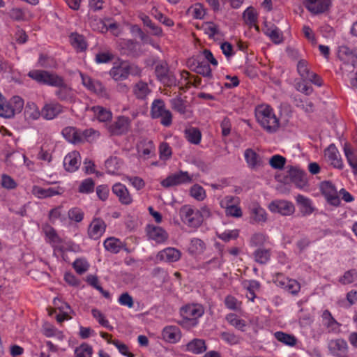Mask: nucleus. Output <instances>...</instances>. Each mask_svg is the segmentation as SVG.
Returning <instances> with one entry per match:
<instances>
[{
    "mask_svg": "<svg viewBox=\"0 0 357 357\" xmlns=\"http://www.w3.org/2000/svg\"><path fill=\"white\" fill-rule=\"evenodd\" d=\"M255 116L260 126L268 132H275L280 122L273 109L269 105H261L256 107Z\"/></svg>",
    "mask_w": 357,
    "mask_h": 357,
    "instance_id": "1",
    "label": "nucleus"
},
{
    "mask_svg": "<svg viewBox=\"0 0 357 357\" xmlns=\"http://www.w3.org/2000/svg\"><path fill=\"white\" fill-rule=\"evenodd\" d=\"M180 312L183 317L182 323L195 327L198 324V319L204 315V308L198 303L187 304L181 308Z\"/></svg>",
    "mask_w": 357,
    "mask_h": 357,
    "instance_id": "2",
    "label": "nucleus"
},
{
    "mask_svg": "<svg viewBox=\"0 0 357 357\" xmlns=\"http://www.w3.org/2000/svg\"><path fill=\"white\" fill-rule=\"evenodd\" d=\"M150 115L153 119H160V123L165 127H169L172 123V113L166 109L165 102L162 99L153 100Z\"/></svg>",
    "mask_w": 357,
    "mask_h": 357,
    "instance_id": "3",
    "label": "nucleus"
},
{
    "mask_svg": "<svg viewBox=\"0 0 357 357\" xmlns=\"http://www.w3.org/2000/svg\"><path fill=\"white\" fill-rule=\"evenodd\" d=\"M79 75L82 79V84L89 91L93 93L100 98L106 99L109 98V93L101 81L93 79L90 76L82 73H79Z\"/></svg>",
    "mask_w": 357,
    "mask_h": 357,
    "instance_id": "4",
    "label": "nucleus"
},
{
    "mask_svg": "<svg viewBox=\"0 0 357 357\" xmlns=\"http://www.w3.org/2000/svg\"><path fill=\"white\" fill-rule=\"evenodd\" d=\"M27 75L37 83L50 86L56 85V80L60 76L56 73L45 70H31Z\"/></svg>",
    "mask_w": 357,
    "mask_h": 357,
    "instance_id": "5",
    "label": "nucleus"
},
{
    "mask_svg": "<svg viewBox=\"0 0 357 357\" xmlns=\"http://www.w3.org/2000/svg\"><path fill=\"white\" fill-rule=\"evenodd\" d=\"M57 84L53 85L56 87L54 94L59 100L66 102H73L75 100V94L73 89L65 82L63 77L59 76L56 80Z\"/></svg>",
    "mask_w": 357,
    "mask_h": 357,
    "instance_id": "6",
    "label": "nucleus"
},
{
    "mask_svg": "<svg viewBox=\"0 0 357 357\" xmlns=\"http://www.w3.org/2000/svg\"><path fill=\"white\" fill-rule=\"evenodd\" d=\"M181 220L188 227L197 228L202 225L198 212L190 205L183 206L179 211Z\"/></svg>",
    "mask_w": 357,
    "mask_h": 357,
    "instance_id": "7",
    "label": "nucleus"
},
{
    "mask_svg": "<svg viewBox=\"0 0 357 357\" xmlns=\"http://www.w3.org/2000/svg\"><path fill=\"white\" fill-rule=\"evenodd\" d=\"M273 282L278 287L293 295L297 294L301 289L299 282L296 280L285 277L284 274L280 273H278L275 275Z\"/></svg>",
    "mask_w": 357,
    "mask_h": 357,
    "instance_id": "8",
    "label": "nucleus"
},
{
    "mask_svg": "<svg viewBox=\"0 0 357 357\" xmlns=\"http://www.w3.org/2000/svg\"><path fill=\"white\" fill-rule=\"evenodd\" d=\"M319 189L322 195L330 205L338 206L340 204L337 190L332 182L328 181L321 182Z\"/></svg>",
    "mask_w": 357,
    "mask_h": 357,
    "instance_id": "9",
    "label": "nucleus"
},
{
    "mask_svg": "<svg viewBox=\"0 0 357 357\" xmlns=\"http://www.w3.org/2000/svg\"><path fill=\"white\" fill-rule=\"evenodd\" d=\"M305 8L313 15L327 13L331 6L332 0H303Z\"/></svg>",
    "mask_w": 357,
    "mask_h": 357,
    "instance_id": "10",
    "label": "nucleus"
},
{
    "mask_svg": "<svg viewBox=\"0 0 357 357\" xmlns=\"http://www.w3.org/2000/svg\"><path fill=\"white\" fill-rule=\"evenodd\" d=\"M324 156L327 162L333 167L342 170L344 165L340 153L334 144H330L324 151Z\"/></svg>",
    "mask_w": 357,
    "mask_h": 357,
    "instance_id": "11",
    "label": "nucleus"
},
{
    "mask_svg": "<svg viewBox=\"0 0 357 357\" xmlns=\"http://www.w3.org/2000/svg\"><path fill=\"white\" fill-rule=\"evenodd\" d=\"M192 181V176L188 172L180 171L167 176L161 181L162 186L169 188L184 183H189Z\"/></svg>",
    "mask_w": 357,
    "mask_h": 357,
    "instance_id": "12",
    "label": "nucleus"
},
{
    "mask_svg": "<svg viewBox=\"0 0 357 357\" xmlns=\"http://www.w3.org/2000/svg\"><path fill=\"white\" fill-rule=\"evenodd\" d=\"M268 209L273 213H278L282 215H291L294 213L295 207L291 202L274 200L269 204Z\"/></svg>",
    "mask_w": 357,
    "mask_h": 357,
    "instance_id": "13",
    "label": "nucleus"
},
{
    "mask_svg": "<svg viewBox=\"0 0 357 357\" xmlns=\"http://www.w3.org/2000/svg\"><path fill=\"white\" fill-rule=\"evenodd\" d=\"M107 225L100 218H94L89 225L87 234L93 240H98L105 232Z\"/></svg>",
    "mask_w": 357,
    "mask_h": 357,
    "instance_id": "14",
    "label": "nucleus"
},
{
    "mask_svg": "<svg viewBox=\"0 0 357 357\" xmlns=\"http://www.w3.org/2000/svg\"><path fill=\"white\" fill-rule=\"evenodd\" d=\"M131 121L129 117L119 116L109 127V132L114 135L126 134L130 127Z\"/></svg>",
    "mask_w": 357,
    "mask_h": 357,
    "instance_id": "15",
    "label": "nucleus"
},
{
    "mask_svg": "<svg viewBox=\"0 0 357 357\" xmlns=\"http://www.w3.org/2000/svg\"><path fill=\"white\" fill-rule=\"evenodd\" d=\"M118 47L121 54L135 56L139 52L140 45L133 40L123 39L119 42Z\"/></svg>",
    "mask_w": 357,
    "mask_h": 357,
    "instance_id": "16",
    "label": "nucleus"
},
{
    "mask_svg": "<svg viewBox=\"0 0 357 357\" xmlns=\"http://www.w3.org/2000/svg\"><path fill=\"white\" fill-rule=\"evenodd\" d=\"M112 191L118 197L121 204L130 205L132 204V195L125 185L121 183H116L113 185Z\"/></svg>",
    "mask_w": 357,
    "mask_h": 357,
    "instance_id": "17",
    "label": "nucleus"
},
{
    "mask_svg": "<svg viewBox=\"0 0 357 357\" xmlns=\"http://www.w3.org/2000/svg\"><path fill=\"white\" fill-rule=\"evenodd\" d=\"M81 165V156L78 151L68 153L63 159L64 169L69 172H75Z\"/></svg>",
    "mask_w": 357,
    "mask_h": 357,
    "instance_id": "18",
    "label": "nucleus"
},
{
    "mask_svg": "<svg viewBox=\"0 0 357 357\" xmlns=\"http://www.w3.org/2000/svg\"><path fill=\"white\" fill-rule=\"evenodd\" d=\"M63 106L56 102L45 103L41 109L42 117L46 120H52L62 113Z\"/></svg>",
    "mask_w": 357,
    "mask_h": 357,
    "instance_id": "19",
    "label": "nucleus"
},
{
    "mask_svg": "<svg viewBox=\"0 0 357 357\" xmlns=\"http://www.w3.org/2000/svg\"><path fill=\"white\" fill-rule=\"evenodd\" d=\"M343 152L347 162L351 169L354 175H357V150L350 144L345 143L343 146Z\"/></svg>",
    "mask_w": 357,
    "mask_h": 357,
    "instance_id": "20",
    "label": "nucleus"
},
{
    "mask_svg": "<svg viewBox=\"0 0 357 357\" xmlns=\"http://www.w3.org/2000/svg\"><path fill=\"white\" fill-rule=\"evenodd\" d=\"M322 324L328 333L337 334L340 331L341 324L332 316L331 312L325 310L321 314Z\"/></svg>",
    "mask_w": 357,
    "mask_h": 357,
    "instance_id": "21",
    "label": "nucleus"
},
{
    "mask_svg": "<svg viewBox=\"0 0 357 357\" xmlns=\"http://www.w3.org/2000/svg\"><path fill=\"white\" fill-rule=\"evenodd\" d=\"M109 76L116 82L123 81L128 78L126 62L121 61L115 63L109 71Z\"/></svg>",
    "mask_w": 357,
    "mask_h": 357,
    "instance_id": "22",
    "label": "nucleus"
},
{
    "mask_svg": "<svg viewBox=\"0 0 357 357\" xmlns=\"http://www.w3.org/2000/svg\"><path fill=\"white\" fill-rule=\"evenodd\" d=\"M162 336L165 342L175 344L180 341L181 333L178 327L176 326H168L163 328Z\"/></svg>",
    "mask_w": 357,
    "mask_h": 357,
    "instance_id": "23",
    "label": "nucleus"
},
{
    "mask_svg": "<svg viewBox=\"0 0 357 357\" xmlns=\"http://www.w3.org/2000/svg\"><path fill=\"white\" fill-rule=\"evenodd\" d=\"M207 349L206 341L200 338H194L185 346V351L193 354H202Z\"/></svg>",
    "mask_w": 357,
    "mask_h": 357,
    "instance_id": "24",
    "label": "nucleus"
},
{
    "mask_svg": "<svg viewBox=\"0 0 357 357\" xmlns=\"http://www.w3.org/2000/svg\"><path fill=\"white\" fill-rule=\"evenodd\" d=\"M328 348L333 356L347 354L348 350L347 342L341 338L330 340L328 344Z\"/></svg>",
    "mask_w": 357,
    "mask_h": 357,
    "instance_id": "25",
    "label": "nucleus"
},
{
    "mask_svg": "<svg viewBox=\"0 0 357 357\" xmlns=\"http://www.w3.org/2000/svg\"><path fill=\"white\" fill-rule=\"evenodd\" d=\"M132 93L137 100H145L151 94V89L144 81H139L132 86Z\"/></svg>",
    "mask_w": 357,
    "mask_h": 357,
    "instance_id": "26",
    "label": "nucleus"
},
{
    "mask_svg": "<svg viewBox=\"0 0 357 357\" xmlns=\"http://www.w3.org/2000/svg\"><path fill=\"white\" fill-rule=\"evenodd\" d=\"M337 56L340 60L347 63L351 62L353 66H355L357 49L353 50L346 45L340 46L338 49Z\"/></svg>",
    "mask_w": 357,
    "mask_h": 357,
    "instance_id": "27",
    "label": "nucleus"
},
{
    "mask_svg": "<svg viewBox=\"0 0 357 357\" xmlns=\"http://www.w3.org/2000/svg\"><path fill=\"white\" fill-rule=\"evenodd\" d=\"M137 153L140 158L149 159L154 155L155 145L151 140L144 139L137 145Z\"/></svg>",
    "mask_w": 357,
    "mask_h": 357,
    "instance_id": "28",
    "label": "nucleus"
},
{
    "mask_svg": "<svg viewBox=\"0 0 357 357\" xmlns=\"http://www.w3.org/2000/svg\"><path fill=\"white\" fill-rule=\"evenodd\" d=\"M104 248L112 253L118 254L125 247V242L116 237H108L103 241Z\"/></svg>",
    "mask_w": 357,
    "mask_h": 357,
    "instance_id": "29",
    "label": "nucleus"
},
{
    "mask_svg": "<svg viewBox=\"0 0 357 357\" xmlns=\"http://www.w3.org/2000/svg\"><path fill=\"white\" fill-rule=\"evenodd\" d=\"M149 237L158 243L166 241L169 237L168 233L162 227L149 226L148 229Z\"/></svg>",
    "mask_w": 357,
    "mask_h": 357,
    "instance_id": "30",
    "label": "nucleus"
},
{
    "mask_svg": "<svg viewBox=\"0 0 357 357\" xmlns=\"http://www.w3.org/2000/svg\"><path fill=\"white\" fill-rule=\"evenodd\" d=\"M158 257L160 260L168 262L177 261L181 257V252L174 248H167L158 254Z\"/></svg>",
    "mask_w": 357,
    "mask_h": 357,
    "instance_id": "31",
    "label": "nucleus"
},
{
    "mask_svg": "<svg viewBox=\"0 0 357 357\" xmlns=\"http://www.w3.org/2000/svg\"><path fill=\"white\" fill-rule=\"evenodd\" d=\"M296 201L302 207L301 211L303 215H310L314 211L315 208L312 206V201L310 198L302 195H298L296 197Z\"/></svg>",
    "mask_w": 357,
    "mask_h": 357,
    "instance_id": "32",
    "label": "nucleus"
},
{
    "mask_svg": "<svg viewBox=\"0 0 357 357\" xmlns=\"http://www.w3.org/2000/svg\"><path fill=\"white\" fill-rule=\"evenodd\" d=\"M244 158L248 166L251 169H256L261 165V157L251 149H248L245 151Z\"/></svg>",
    "mask_w": 357,
    "mask_h": 357,
    "instance_id": "33",
    "label": "nucleus"
},
{
    "mask_svg": "<svg viewBox=\"0 0 357 357\" xmlns=\"http://www.w3.org/2000/svg\"><path fill=\"white\" fill-rule=\"evenodd\" d=\"M64 138L72 144H80V130L75 127H66L63 129Z\"/></svg>",
    "mask_w": 357,
    "mask_h": 357,
    "instance_id": "34",
    "label": "nucleus"
},
{
    "mask_svg": "<svg viewBox=\"0 0 357 357\" xmlns=\"http://www.w3.org/2000/svg\"><path fill=\"white\" fill-rule=\"evenodd\" d=\"M42 116L41 110L35 102H29L24 108V116L27 120L36 121Z\"/></svg>",
    "mask_w": 357,
    "mask_h": 357,
    "instance_id": "35",
    "label": "nucleus"
},
{
    "mask_svg": "<svg viewBox=\"0 0 357 357\" xmlns=\"http://www.w3.org/2000/svg\"><path fill=\"white\" fill-rule=\"evenodd\" d=\"M70 42L71 45L77 51L83 52L87 47L84 37L77 33H72L70 35Z\"/></svg>",
    "mask_w": 357,
    "mask_h": 357,
    "instance_id": "36",
    "label": "nucleus"
},
{
    "mask_svg": "<svg viewBox=\"0 0 357 357\" xmlns=\"http://www.w3.org/2000/svg\"><path fill=\"white\" fill-rule=\"evenodd\" d=\"M264 33L266 36H268L271 40L275 44H279L282 41V33L280 29L274 24L270 26L266 25Z\"/></svg>",
    "mask_w": 357,
    "mask_h": 357,
    "instance_id": "37",
    "label": "nucleus"
},
{
    "mask_svg": "<svg viewBox=\"0 0 357 357\" xmlns=\"http://www.w3.org/2000/svg\"><path fill=\"white\" fill-rule=\"evenodd\" d=\"M291 176L293 181L298 188L303 189L308 185L307 174L304 172L294 170L291 172Z\"/></svg>",
    "mask_w": 357,
    "mask_h": 357,
    "instance_id": "38",
    "label": "nucleus"
},
{
    "mask_svg": "<svg viewBox=\"0 0 357 357\" xmlns=\"http://www.w3.org/2000/svg\"><path fill=\"white\" fill-rule=\"evenodd\" d=\"M206 249L204 242L197 238H192L188 247V252L193 255H200L204 252Z\"/></svg>",
    "mask_w": 357,
    "mask_h": 357,
    "instance_id": "39",
    "label": "nucleus"
},
{
    "mask_svg": "<svg viewBox=\"0 0 357 357\" xmlns=\"http://www.w3.org/2000/svg\"><path fill=\"white\" fill-rule=\"evenodd\" d=\"M227 321L235 328L242 332L245 331L246 322L245 320L240 319L236 314L230 313L226 316Z\"/></svg>",
    "mask_w": 357,
    "mask_h": 357,
    "instance_id": "40",
    "label": "nucleus"
},
{
    "mask_svg": "<svg viewBox=\"0 0 357 357\" xmlns=\"http://www.w3.org/2000/svg\"><path fill=\"white\" fill-rule=\"evenodd\" d=\"M245 23L250 27H255L257 31L259 28L257 25V14L252 7L248 8L243 13Z\"/></svg>",
    "mask_w": 357,
    "mask_h": 357,
    "instance_id": "41",
    "label": "nucleus"
},
{
    "mask_svg": "<svg viewBox=\"0 0 357 357\" xmlns=\"http://www.w3.org/2000/svg\"><path fill=\"white\" fill-rule=\"evenodd\" d=\"M185 137L190 144L195 145L199 144L202 140V133L200 130L194 127H191L185 130Z\"/></svg>",
    "mask_w": 357,
    "mask_h": 357,
    "instance_id": "42",
    "label": "nucleus"
},
{
    "mask_svg": "<svg viewBox=\"0 0 357 357\" xmlns=\"http://www.w3.org/2000/svg\"><path fill=\"white\" fill-rule=\"evenodd\" d=\"M220 339L226 344L230 346L236 345L241 343L242 338L233 332L223 331L220 333Z\"/></svg>",
    "mask_w": 357,
    "mask_h": 357,
    "instance_id": "43",
    "label": "nucleus"
},
{
    "mask_svg": "<svg viewBox=\"0 0 357 357\" xmlns=\"http://www.w3.org/2000/svg\"><path fill=\"white\" fill-rule=\"evenodd\" d=\"M255 261L260 264H267L271 259V250L265 248H258L253 253Z\"/></svg>",
    "mask_w": 357,
    "mask_h": 357,
    "instance_id": "44",
    "label": "nucleus"
},
{
    "mask_svg": "<svg viewBox=\"0 0 357 357\" xmlns=\"http://www.w3.org/2000/svg\"><path fill=\"white\" fill-rule=\"evenodd\" d=\"M274 337L278 341L289 347L295 346L297 342V340L294 335L287 334L282 331L275 332L274 333Z\"/></svg>",
    "mask_w": 357,
    "mask_h": 357,
    "instance_id": "45",
    "label": "nucleus"
},
{
    "mask_svg": "<svg viewBox=\"0 0 357 357\" xmlns=\"http://www.w3.org/2000/svg\"><path fill=\"white\" fill-rule=\"evenodd\" d=\"M43 333L47 337H56L62 340L64 337L63 333L56 328L53 325L46 323L43 326Z\"/></svg>",
    "mask_w": 357,
    "mask_h": 357,
    "instance_id": "46",
    "label": "nucleus"
},
{
    "mask_svg": "<svg viewBox=\"0 0 357 357\" xmlns=\"http://www.w3.org/2000/svg\"><path fill=\"white\" fill-rule=\"evenodd\" d=\"M251 218L255 222L264 223L267 220V214L263 208L255 206L251 210Z\"/></svg>",
    "mask_w": 357,
    "mask_h": 357,
    "instance_id": "47",
    "label": "nucleus"
},
{
    "mask_svg": "<svg viewBox=\"0 0 357 357\" xmlns=\"http://www.w3.org/2000/svg\"><path fill=\"white\" fill-rule=\"evenodd\" d=\"M122 165L121 159L117 157H111L105 161V166L107 172L109 174H114L120 169Z\"/></svg>",
    "mask_w": 357,
    "mask_h": 357,
    "instance_id": "48",
    "label": "nucleus"
},
{
    "mask_svg": "<svg viewBox=\"0 0 357 357\" xmlns=\"http://www.w3.org/2000/svg\"><path fill=\"white\" fill-rule=\"evenodd\" d=\"M144 26L149 27L151 30L153 35L160 36L162 34V29L159 26L152 22L150 17L144 14L139 16Z\"/></svg>",
    "mask_w": 357,
    "mask_h": 357,
    "instance_id": "49",
    "label": "nucleus"
},
{
    "mask_svg": "<svg viewBox=\"0 0 357 357\" xmlns=\"http://www.w3.org/2000/svg\"><path fill=\"white\" fill-rule=\"evenodd\" d=\"M93 354V347L87 343H82L74 350L75 357H92Z\"/></svg>",
    "mask_w": 357,
    "mask_h": 357,
    "instance_id": "50",
    "label": "nucleus"
},
{
    "mask_svg": "<svg viewBox=\"0 0 357 357\" xmlns=\"http://www.w3.org/2000/svg\"><path fill=\"white\" fill-rule=\"evenodd\" d=\"M95 189V182L91 178L82 180L79 185L78 192L82 194H91Z\"/></svg>",
    "mask_w": 357,
    "mask_h": 357,
    "instance_id": "51",
    "label": "nucleus"
},
{
    "mask_svg": "<svg viewBox=\"0 0 357 357\" xmlns=\"http://www.w3.org/2000/svg\"><path fill=\"white\" fill-rule=\"evenodd\" d=\"M92 110L100 121L105 122L112 119V112L109 109L101 106H94L93 107Z\"/></svg>",
    "mask_w": 357,
    "mask_h": 357,
    "instance_id": "52",
    "label": "nucleus"
},
{
    "mask_svg": "<svg viewBox=\"0 0 357 357\" xmlns=\"http://www.w3.org/2000/svg\"><path fill=\"white\" fill-rule=\"evenodd\" d=\"M150 14L154 17L156 20H158L160 22L162 23L167 26L171 27L173 26L174 23V21L164 15L161 12L158 10L156 7H153L150 11Z\"/></svg>",
    "mask_w": 357,
    "mask_h": 357,
    "instance_id": "53",
    "label": "nucleus"
},
{
    "mask_svg": "<svg viewBox=\"0 0 357 357\" xmlns=\"http://www.w3.org/2000/svg\"><path fill=\"white\" fill-rule=\"evenodd\" d=\"M89 264L84 258H77L73 263V267L79 275H82L89 268Z\"/></svg>",
    "mask_w": 357,
    "mask_h": 357,
    "instance_id": "54",
    "label": "nucleus"
},
{
    "mask_svg": "<svg viewBox=\"0 0 357 357\" xmlns=\"http://www.w3.org/2000/svg\"><path fill=\"white\" fill-rule=\"evenodd\" d=\"M196 73L202 75L205 77H212V70L209 64L206 61H198L195 70Z\"/></svg>",
    "mask_w": 357,
    "mask_h": 357,
    "instance_id": "55",
    "label": "nucleus"
},
{
    "mask_svg": "<svg viewBox=\"0 0 357 357\" xmlns=\"http://www.w3.org/2000/svg\"><path fill=\"white\" fill-rule=\"evenodd\" d=\"M248 290V294H246V297L251 301H254L256 296L255 291L258 290L260 287V284L257 280H250L248 282V284H245Z\"/></svg>",
    "mask_w": 357,
    "mask_h": 357,
    "instance_id": "56",
    "label": "nucleus"
},
{
    "mask_svg": "<svg viewBox=\"0 0 357 357\" xmlns=\"http://www.w3.org/2000/svg\"><path fill=\"white\" fill-rule=\"evenodd\" d=\"M114 59V54L109 51L100 52L95 56L94 61L97 64L108 63Z\"/></svg>",
    "mask_w": 357,
    "mask_h": 357,
    "instance_id": "57",
    "label": "nucleus"
},
{
    "mask_svg": "<svg viewBox=\"0 0 357 357\" xmlns=\"http://www.w3.org/2000/svg\"><path fill=\"white\" fill-rule=\"evenodd\" d=\"M190 194L197 201H202L206 197L205 190L198 184H195L190 188Z\"/></svg>",
    "mask_w": 357,
    "mask_h": 357,
    "instance_id": "58",
    "label": "nucleus"
},
{
    "mask_svg": "<svg viewBox=\"0 0 357 357\" xmlns=\"http://www.w3.org/2000/svg\"><path fill=\"white\" fill-rule=\"evenodd\" d=\"M98 135V132L92 128L86 129L84 130H80V144L85 142H91Z\"/></svg>",
    "mask_w": 357,
    "mask_h": 357,
    "instance_id": "59",
    "label": "nucleus"
},
{
    "mask_svg": "<svg viewBox=\"0 0 357 357\" xmlns=\"http://www.w3.org/2000/svg\"><path fill=\"white\" fill-rule=\"evenodd\" d=\"M268 237L264 233L258 232L254 234L250 240V246H261L266 243Z\"/></svg>",
    "mask_w": 357,
    "mask_h": 357,
    "instance_id": "60",
    "label": "nucleus"
},
{
    "mask_svg": "<svg viewBox=\"0 0 357 357\" xmlns=\"http://www.w3.org/2000/svg\"><path fill=\"white\" fill-rule=\"evenodd\" d=\"M220 204L225 210L230 206L240 205V199L236 196L227 195L221 199Z\"/></svg>",
    "mask_w": 357,
    "mask_h": 357,
    "instance_id": "61",
    "label": "nucleus"
},
{
    "mask_svg": "<svg viewBox=\"0 0 357 357\" xmlns=\"http://www.w3.org/2000/svg\"><path fill=\"white\" fill-rule=\"evenodd\" d=\"M13 116L14 112L12 110L11 105L7 102L3 97L1 102H0V116L11 118Z\"/></svg>",
    "mask_w": 357,
    "mask_h": 357,
    "instance_id": "62",
    "label": "nucleus"
},
{
    "mask_svg": "<svg viewBox=\"0 0 357 357\" xmlns=\"http://www.w3.org/2000/svg\"><path fill=\"white\" fill-rule=\"evenodd\" d=\"M286 163V158L280 155H274L269 160L270 165L275 169H282Z\"/></svg>",
    "mask_w": 357,
    "mask_h": 357,
    "instance_id": "63",
    "label": "nucleus"
},
{
    "mask_svg": "<svg viewBox=\"0 0 357 357\" xmlns=\"http://www.w3.org/2000/svg\"><path fill=\"white\" fill-rule=\"evenodd\" d=\"M172 109L178 113L183 114L186 112V105L185 102L179 97L170 100Z\"/></svg>",
    "mask_w": 357,
    "mask_h": 357,
    "instance_id": "64",
    "label": "nucleus"
}]
</instances>
